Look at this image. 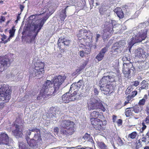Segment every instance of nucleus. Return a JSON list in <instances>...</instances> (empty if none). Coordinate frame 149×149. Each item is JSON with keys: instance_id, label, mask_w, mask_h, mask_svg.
<instances>
[{"instance_id": "obj_53", "label": "nucleus", "mask_w": 149, "mask_h": 149, "mask_svg": "<svg viewBox=\"0 0 149 149\" xmlns=\"http://www.w3.org/2000/svg\"><path fill=\"white\" fill-rule=\"evenodd\" d=\"M144 2L146 6H149V0H144Z\"/></svg>"}, {"instance_id": "obj_33", "label": "nucleus", "mask_w": 149, "mask_h": 149, "mask_svg": "<svg viewBox=\"0 0 149 149\" xmlns=\"http://www.w3.org/2000/svg\"><path fill=\"white\" fill-rule=\"evenodd\" d=\"M77 7H79V10H81L83 8L85 5V1H81L77 4Z\"/></svg>"}, {"instance_id": "obj_14", "label": "nucleus", "mask_w": 149, "mask_h": 149, "mask_svg": "<svg viewBox=\"0 0 149 149\" xmlns=\"http://www.w3.org/2000/svg\"><path fill=\"white\" fill-rule=\"evenodd\" d=\"M63 102L64 103H68L70 101H73L78 99L77 97L73 95L69 92L64 94L62 96Z\"/></svg>"}, {"instance_id": "obj_48", "label": "nucleus", "mask_w": 149, "mask_h": 149, "mask_svg": "<svg viewBox=\"0 0 149 149\" xmlns=\"http://www.w3.org/2000/svg\"><path fill=\"white\" fill-rule=\"evenodd\" d=\"M53 114H52V113H51V117H50V118H52L53 117H57L58 116L57 114H58V113H57L56 112H55L54 113V112H53Z\"/></svg>"}, {"instance_id": "obj_34", "label": "nucleus", "mask_w": 149, "mask_h": 149, "mask_svg": "<svg viewBox=\"0 0 149 149\" xmlns=\"http://www.w3.org/2000/svg\"><path fill=\"white\" fill-rule=\"evenodd\" d=\"M98 144L101 149H108L107 146L103 142H99Z\"/></svg>"}, {"instance_id": "obj_15", "label": "nucleus", "mask_w": 149, "mask_h": 149, "mask_svg": "<svg viewBox=\"0 0 149 149\" xmlns=\"http://www.w3.org/2000/svg\"><path fill=\"white\" fill-rule=\"evenodd\" d=\"M58 76H56L55 77L53 80V81L54 80V79L56 77H57ZM54 86V87H51V86L52 85V84L51 83V81L49 80H47V81L43 85L42 87V89L44 91V93L45 94H46V93H49V92L51 91H52V89H54L55 88V86L54 83H53Z\"/></svg>"}, {"instance_id": "obj_10", "label": "nucleus", "mask_w": 149, "mask_h": 149, "mask_svg": "<svg viewBox=\"0 0 149 149\" xmlns=\"http://www.w3.org/2000/svg\"><path fill=\"white\" fill-rule=\"evenodd\" d=\"M83 83V81L82 80H79L77 83H73L71 85L70 89L69 92L71 93L72 91H74L73 93L72 94L75 95L76 97H77L78 99L80 98V94L78 91L81 86H82Z\"/></svg>"}, {"instance_id": "obj_40", "label": "nucleus", "mask_w": 149, "mask_h": 149, "mask_svg": "<svg viewBox=\"0 0 149 149\" xmlns=\"http://www.w3.org/2000/svg\"><path fill=\"white\" fill-rule=\"evenodd\" d=\"M15 31V29H14V27H13L11 30H10L9 31L10 37H13Z\"/></svg>"}, {"instance_id": "obj_13", "label": "nucleus", "mask_w": 149, "mask_h": 149, "mask_svg": "<svg viewBox=\"0 0 149 149\" xmlns=\"http://www.w3.org/2000/svg\"><path fill=\"white\" fill-rule=\"evenodd\" d=\"M116 86L115 83H111L110 85L100 86V89L104 95H107L109 92H112Z\"/></svg>"}, {"instance_id": "obj_59", "label": "nucleus", "mask_w": 149, "mask_h": 149, "mask_svg": "<svg viewBox=\"0 0 149 149\" xmlns=\"http://www.w3.org/2000/svg\"><path fill=\"white\" fill-rule=\"evenodd\" d=\"M20 15V14H19L17 17V19L15 21L16 23H17L18 22V21L19 20V19H20V17L19 16Z\"/></svg>"}, {"instance_id": "obj_43", "label": "nucleus", "mask_w": 149, "mask_h": 149, "mask_svg": "<svg viewBox=\"0 0 149 149\" xmlns=\"http://www.w3.org/2000/svg\"><path fill=\"white\" fill-rule=\"evenodd\" d=\"M63 41L64 42V44L66 46H69V44L70 43V41L68 40H67L66 39H63Z\"/></svg>"}, {"instance_id": "obj_44", "label": "nucleus", "mask_w": 149, "mask_h": 149, "mask_svg": "<svg viewBox=\"0 0 149 149\" xmlns=\"http://www.w3.org/2000/svg\"><path fill=\"white\" fill-rule=\"evenodd\" d=\"M146 100H145L144 99H142L139 101V105H143L144 104Z\"/></svg>"}, {"instance_id": "obj_47", "label": "nucleus", "mask_w": 149, "mask_h": 149, "mask_svg": "<svg viewBox=\"0 0 149 149\" xmlns=\"http://www.w3.org/2000/svg\"><path fill=\"white\" fill-rule=\"evenodd\" d=\"M123 61H125V60H127L128 61V62L130 61V59L129 57L124 56L123 58Z\"/></svg>"}, {"instance_id": "obj_37", "label": "nucleus", "mask_w": 149, "mask_h": 149, "mask_svg": "<svg viewBox=\"0 0 149 149\" xmlns=\"http://www.w3.org/2000/svg\"><path fill=\"white\" fill-rule=\"evenodd\" d=\"M58 45L60 48H61V46L65 45L63 39L59 38L58 41Z\"/></svg>"}, {"instance_id": "obj_49", "label": "nucleus", "mask_w": 149, "mask_h": 149, "mask_svg": "<svg viewBox=\"0 0 149 149\" xmlns=\"http://www.w3.org/2000/svg\"><path fill=\"white\" fill-rule=\"evenodd\" d=\"M54 131L56 134H57L58 133L59 131V128L57 127H54Z\"/></svg>"}, {"instance_id": "obj_9", "label": "nucleus", "mask_w": 149, "mask_h": 149, "mask_svg": "<svg viewBox=\"0 0 149 149\" xmlns=\"http://www.w3.org/2000/svg\"><path fill=\"white\" fill-rule=\"evenodd\" d=\"M112 23V21L111 20L105 23L104 25L106 29L104 31L102 36L103 40L109 38L110 35L113 33V26Z\"/></svg>"}, {"instance_id": "obj_45", "label": "nucleus", "mask_w": 149, "mask_h": 149, "mask_svg": "<svg viewBox=\"0 0 149 149\" xmlns=\"http://www.w3.org/2000/svg\"><path fill=\"white\" fill-rule=\"evenodd\" d=\"M75 0H70L68 2V4L71 5H74Z\"/></svg>"}, {"instance_id": "obj_24", "label": "nucleus", "mask_w": 149, "mask_h": 149, "mask_svg": "<svg viewBox=\"0 0 149 149\" xmlns=\"http://www.w3.org/2000/svg\"><path fill=\"white\" fill-rule=\"evenodd\" d=\"M27 142L31 147H34L37 145H38V142L34 139H30L29 137L26 138Z\"/></svg>"}, {"instance_id": "obj_12", "label": "nucleus", "mask_w": 149, "mask_h": 149, "mask_svg": "<svg viewBox=\"0 0 149 149\" xmlns=\"http://www.w3.org/2000/svg\"><path fill=\"white\" fill-rule=\"evenodd\" d=\"M118 77L114 76H107L103 77L100 81V86L110 85L111 83H114L116 81Z\"/></svg>"}, {"instance_id": "obj_3", "label": "nucleus", "mask_w": 149, "mask_h": 149, "mask_svg": "<svg viewBox=\"0 0 149 149\" xmlns=\"http://www.w3.org/2000/svg\"><path fill=\"white\" fill-rule=\"evenodd\" d=\"M65 79V76L61 75L58 76L57 77L54 79L53 83L55 86L54 89H52V91L51 90L49 92V93H46V94H45L44 93V91L41 90L40 94L37 97V99L38 100H42L43 99L49 97L51 95H54L58 91L61 85Z\"/></svg>"}, {"instance_id": "obj_51", "label": "nucleus", "mask_w": 149, "mask_h": 149, "mask_svg": "<svg viewBox=\"0 0 149 149\" xmlns=\"http://www.w3.org/2000/svg\"><path fill=\"white\" fill-rule=\"evenodd\" d=\"M139 84V81H136L134 82V84H133V85L136 86Z\"/></svg>"}, {"instance_id": "obj_22", "label": "nucleus", "mask_w": 149, "mask_h": 149, "mask_svg": "<svg viewBox=\"0 0 149 149\" xmlns=\"http://www.w3.org/2000/svg\"><path fill=\"white\" fill-rule=\"evenodd\" d=\"M135 53L136 56L139 58H145L146 57V52L141 48H138L135 50Z\"/></svg>"}, {"instance_id": "obj_46", "label": "nucleus", "mask_w": 149, "mask_h": 149, "mask_svg": "<svg viewBox=\"0 0 149 149\" xmlns=\"http://www.w3.org/2000/svg\"><path fill=\"white\" fill-rule=\"evenodd\" d=\"M86 65V64H85L84 66L82 67H80L79 68L77 69L76 70V73H77L80 72L81 70L84 68L85 66Z\"/></svg>"}, {"instance_id": "obj_4", "label": "nucleus", "mask_w": 149, "mask_h": 149, "mask_svg": "<svg viewBox=\"0 0 149 149\" xmlns=\"http://www.w3.org/2000/svg\"><path fill=\"white\" fill-rule=\"evenodd\" d=\"M75 124L69 120H64L60 125V133L63 136H68L72 134L75 132Z\"/></svg>"}, {"instance_id": "obj_1", "label": "nucleus", "mask_w": 149, "mask_h": 149, "mask_svg": "<svg viewBox=\"0 0 149 149\" xmlns=\"http://www.w3.org/2000/svg\"><path fill=\"white\" fill-rule=\"evenodd\" d=\"M44 5L43 3L40 5V7H43L41 9L42 10L41 11V13H40V14H42L48 12H49V13H47L46 16L44 17L41 20L39 23L31 26V30L34 32L35 34L31 38L30 43H32L34 42L36 36L43 26L44 23L48 18L49 16L51 15L54 13L55 9L58 6V2L56 0H54L52 1H49L48 3H46L45 6Z\"/></svg>"}, {"instance_id": "obj_16", "label": "nucleus", "mask_w": 149, "mask_h": 149, "mask_svg": "<svg viewBox=\"0 0 149 149\" xmlns=\"http://www.w3.org/2000/svg\"><path fill=\"white\" fill-rule=\"evenodd\" d=\"M10 62L7 58L0 59V74L9 66Z\"/></svg>"}, {"instance_id": "obj_30", "label": "nucleus", "mask_w": 149, "mask_h": 149, "mask_svg": "<svg viewBox=\"0 0 149 149\" xmlns=\"http://www.w3.org/2000/svg\"><path fill=\"white\" fill-rule=\"evenodd\" d=\"M141 87L140 88L141 89H146L148 88V83L147 81L145 80H143L141 83Z\"/></svg>"}, {"instance_id": "obj_17", "label": "nucleus", "mask_w": 149, "mask_h": 149, "mask_svg": "<svg viewBox=\"0 0 149 149\" xmlns=\"http://www.w3.org/2000/svg\"><path fill=\"white\" fill-rule=\"evenodd\" d=\"M90 33L87 30L83 29L77 32V36L79 40L82 39H85L88 37Z\"/></svg>"}, {"instance_id": "obj_20", "label": "nucleus", "mask_w": 149, "mask_h": 149, "mask_svg": "<svg viewBox=\"0 0 149 149\" xmlns=\"http://www.w3.org/2000/svg\"><path fill=\"white\" fill-rule=\"evenodd\" d=\"M108 50V47H105L102 48L100 51L99 53H98L95 58L98 61H100L103 59L105 53Z\"/></svg>"}, {"instance_id": "obj_38", "label": "nucleus", "mask_w": 149, "mask_h": 149, "mask_svg": "<svg viewBox=\"0 0 149 149\" xmlns=\"http://www.w3.org/2000/svg\"><path fill=\"white\" fill-rule=\"evenodd\" d=\"M132 111H134L136 113H138L140 111V108L137 106H136L133 107H131Z\"/></svg>"}, {"instance_id": "obj_11", "label": "nucleus", "mask_w": 149, "mask_h": 149, "mask_svg": "<svg viewBox=\"0 0 149 149\" xmlns=\"http://www.w3.org/2000/svg\"><path fill=\"white\" fill-rule=\"evenodd\" d=\"M123 72L125 77H128L131 73L133 74L135 70L134 67L131 63H123Z\"/></svg>"}, {"instance_id": "obj_61", "label": "nucleus", "mask_w": 149, "mask_h": 149, "mask_svg": "<svg viewBox=\"0 0 149 149\" xmlns=\"http://www.w3.org/2000/svg\"><path fill=\"white\" fill-rule=\"evenodd\" d=\"M24 6L23 5H20V9H21V11L22 12L23 11L24 8Z\"/></svg>"}, {"instance_id": "obj_41", "label": "nucleus", "mask_w": 149, "mask_h": 149, "mask_svg": "<svg viewBox=\"0 0 149 149\" xmlns=\"http://www.w3.org/2000/svg\"><path fill=\"white\" fill-rule=\"evenodd\" d=\"M34 128H32L30 130H28L26 132V134L28 135H30L31 134H33V133H34V132L32 131V130L34 129Z\"/></svg>"}, {"instance_id": "obj_36", "label": "nucleus", "mask_w": 149, "mask_h": 149, "mask_svg": "<svg viewBox=\"0 0 149 149\" xmlns=\"http://www.w3.org/2000/svg\"><path fill=\"white\" fill-rule=\"evenodd\" d=\"M137 134V133L136 132H133L132 133L129 134L128 138L131 139H134L135 138Z\"/></svg>"}, {"instance_id": "obj_29", "label": "nucleus", "mask_w": 149, "mask_h": 149, "mask_svg": "<svg viewBox=\"0 0 149 149\" xmlns=\"http://www.w3.org/2000/svg\"><path fill=\"white\" fill-rule=\"evenodd\" d=\"M145 123L147 124H149V115L146 117L142 123V125L143 126L142 127L143 130H145L146 127V126L145 125Z\"/></svg>"}, {"instance_id": "obj_42", "label": "nucleus", "mask_w": 149, "mask_h": 149, "mask_svg": "<svg viewBox=\"0 0 149 149\" xmlns=\"http://www.w3.org/2000/svg\"><path fill=\"white\" fill-rule=\"evenodd\" d=\"M126 15H128L130 13V11L129 8H128L127 6L125 7V9L124 10V11Z\"/></svg>"}, {"instance_id": "obj_8", "label": "nucleus", "mask_w": 149, "mask_h": 149, "mask_svg": "<svg viewBox=\"0 0 149 149\" xmlns=\"http://www.w3.org/2000/svg\"><path fill=\"white\" fill-rule=\"evenodd\" d=\"M34 65L35 67L33 72L30 74V77H32L37 76V78H39L40 77L39 76L44 72V64L42 62H36Z\"/></svg>"}, {"instance_id": "obj_32", "label": "nucleus", "mask_w": 149, "mask_h": 149, "mask_svg": "<svg viewBox=\"0 0 149 149\" xmlns=\"http://www.w3.org/2000/svg\"><path fill=\"white\" fill-rule=\"evenodd\" d=\"M107 7L105 6H102L99 8V12L101 15H103L107 11Z\"/></svg>"}, {"instance_id": "obj_19", "label": "nucleus", "mask_w": 149, "mask_h": 149, "mask_svg": "<svg viewBox=\"0 0 149 149\" xmlns=\"http://www.w3.org/2000/svg\"><path fill=\"white\" fill-rule=\"evenodd\" d=\"M32 131L34 132V133H33V134L34 135L33 139H34L38 143H40L42 141V139L40 138V130L35 127Z\"/></svg>"}, {"instance_id": "obj_56", "label": "nucleus", "mask_w": 149, "mask_h": 149, "mask_svg": "<svg viewBox=\"0 0 149 149\" xmlns=\"http://www.w3.org/2000/svg\"><path fill=\"white\" fill-rule=\"evenodd\" d=\"M5 20V18L4 17L1 16V18H0V20L1 22H4Z\"/></svg>"}, {"instance_id": "obj_62", "label": "nucleus", "mask_w": 149, "mask_h": 149, "mask_svg": "<svg viewBox=\"0 0 149 149\" xmlns=\"http://www.w3.org/2000/svg\"><path fill=\"white\" fill-rule=\"evenodd\" d=\"M148 98V96L147 95H144V97H143L142 99H144L145 100H146Z\"/></svg>"}, {"instance_id": "obj_31", "label": "nucleus", "mask_w": 149, "mask_h": 149, "mask_svg": "<svg viewBox=\"0 0 149 149\" xmlns=\"http://www.w3.org/2000/svg\"><path fill=\"white\" fill-rule=\"evenodd\" d=\"M132 108H129L126 109L125 110V115L126 117H129L132 115Z\"/></svg>"}, {"instance_id": "obj_23", "label": "nucleus", "mask_w": 149, "mask_h": 149, "mask_svg": "<svg viewBox=\"0 0 149 149\" xmlns=\"http://www.w3.org/2000/svg\"><path fill=\"white\" fill-rule=\"evenodd\" d=\"M19 126L18 125H16L15 126L16 129L12 131L13 133L14 136L17 138L22 137L23 136V134L21 130H20Z\"/></svg>"}, {"instance_id": "obj_7", "label": "nucleus", "mask_w": 149, "mask_h": 149, "mask_svg": "<svg viewBox=\"0 0 149 149\" xmlns=\"http://www.w3.org/2000/svg\"><path fill=\"white\" fill-rule=\"evenodd\" d=\"M11 91L6 89L5 87L0 85V109L4 107V103L8 102L11 96Z\"/></svg>"}, {"instance_id": "obj_35", "label": "nucleus", "mask_w": 149, "mask_h": 149, "mask_svg": "<svg viewBox=\"0 0 149 149\" xmlns=\"http://www.w3.org/2000/svg\"><path fill=\"white\" fill-rule=\"evenodd\" d=\"M139 68L140 70H142L147 69L148 67H146V63L143 62L140 64Z\"/></svg>"}, {"instance_id": "obj_64", "label": "nucleus", "mask_w": 149, "mask_h": 149, "mask_svg": "<svg viewBox=\"0 0 149 149\" xmlns=\"http://www.w3.org/2000/svg\"><path fill=\"white\" fill-rule=\"evenodd\" d=\"M130 102H129L127 100L126 101H125L124 103V105H126L128 103H130Z\"/></svg>"}, {"instance_id": "obj_21", "label": "nucleus", "mask_w": 149, "mask_h": 149, "mask_svg": "<svg viewBox=\"0 0 149 149\" xmlns=\"http://www.w3.org/2000/svg\"><path fill=\"white\" fill-rule=\"evenodd\" d=\"M121 42H119L115 43L112 46L111 52L112 53L116 54L118 52H121Z\"/></svg>"}, {"instance_id": "obj_50", "label": "nucleus", "mask_w": 149, "mask_h": 149, "mask_svg": "<svg viewBox=\"0 0 149 149\" xmlns=\"http://www.w3.org/2000/svg\"><path fill=\"white\" fill-rule=\"evenodd\" d=\"M137 94V91H135L132 92V94L131 95L132 96V98H133Z\"/></svg>"}, {"instance_id": "obj_60", "label": "nucleus", "mask_w": 149, "mask_h": 149, "mask_svg": "<svg viewBox=\"0 0 149 149\" xmlns=\"http://www.w3.org/2000/svg\"><path fill=\"white\" fill-rule=\"evenodd\" d=\"M146 111L147 112V113L148 115H149V107L147 106L146 107Z\"/></svg>"}, {"instance_id": "obj_63", "label": "nucleus", "mask_w": 149, "mask_h": 149, "mask_svg": "<svg viewBox=\"0 0 149 149\" xmlns=\"http://www.w3.org/2000/svg\"><path fill=\"white\" fill-rule=\"evenodd\" d=\"M142 141L144 142H145L146 141V138L145 137H143L142 138Z\"/></svg>"}, {"instance_id": "obj_5", "label": "nucleus", "mask_w": 149, "mask_h": 149, "mask_svg": "<svg viewBox=\"0 0 149 149\" xmlns=\"http://www.w3.org/2000/svg\"><path fill=\"white\" fill-rule=\"evenodd\" d=\"M91 116L93 118H96L94 121L91 122L94 127L96 130L100 131L102 130L103 127L107 124V121H102L101 120L97 118H99L102 120H104V116L102 113H99L97 111H94L91 114Z\"/></svg>"}, {"instance_id": "obj_54", "label": "nucleus", "mask_w": 149, "mask_h": 149, "mask_svg": "<svg viewBox=\"0 0 149 149\" xmlns=\"http://www.w3.org/2000/svg\"><path fill=\"white\" fill-rule=\"evenodd\" d=\"M94 92L96 95H97L99 93V91L98 90L97 88H95L94 89Z\"/></svg>"}, {"instance_id": "obj_39", "label": "nucleus", "mask_w": 149, "mask_h": 149, "mask_svg": "<svg viewBox=\"0 0 149 149\" xmlns=\"http://www.w3.org/2000/svg\"><path fill=\"white\" fill-rule=\"evenodd\" d=\"M116 141L118 144L120 146H122L123 145V142L119 137H118Z\"/></svg>"}, {"instance_id": "obj_55", "label": "nucleus", "mask_w": 149, "mask_h": 149, "mask_svg": "<svg viewBox=\"0 0 149 149\" xmlns=\"http://www.w3.org/2000/svg\"><path fill=\"white\" fill-rule=\"evenodd\" d=\"M132 97L131 95H129L127 96V100L129 102H131V99H132Z\"/></svg>"}, {"instance_id": "obj_52", "label": "nucleus", "mask_w": 149, "mask_h": 149, "mask_svg": "<svg viewBox=\"0 0 149 149\" xmlns=\"http://www.w3.org/2000/svg\"><path fill=\"white\" fill-rule=\"evenodd\" d=\"M80 56L81 57H83L84 56L85 53L83 51H81L79 52Z\"/></svg>"}, {"instance_id": "obj_25", "label": "nucleus", "mask_w": 149, "mask_h": 149, "mask_svg": "<svg viewBox=\"0 0 149 149\" xmlns=\"http://www.w3.org/2000/svg\"><path fill=\"white\" fill-rule=\"evenodd\" d=\"M115 13H116L118 16L120 18H123L124 17V13L122 10L119 7H117L114 10Z\"/></svg>"}, {"instance_id": "obj_18", "label": "nucleus", "mask_w": 149, "mask_h": 149, "mask_svg": "<svg viewBox=\"0 0 149 149\" xmlns=\"http://www.w3.org/2000/svg\"><path fill=\"white\" fill-rule=\"evenodd\" d=\"M9 138L5 133H2L0 134V144L1 145L9 144Z\"/></svg>"}, {"instance_id": "obj_58", "label": "nucleus", "mask_w": 149, "mask_h": 149, "mask_svg": "<svg viewBox=\"0 0 149 149\" xmlns=\"http://www.w3.org/2000/svg\"><path fill=\"white\" fill-rule=\"evenodd\" d=\"M139 11H137V12H136L134 16H133L134 17V18H136V17H137L138 16V15H139Z\"/></svg>"}, {"instance_id": "obj_6", "label": "nucleus", "mask_w": 149, "mask_h": 149, "mask_svg": "<svg viewBox=\"0 0 149 149\" xmlns=\"http://www.w3.org/2000/svg\"><path fill=\"white\" fill-rule=\"evenodd\" d=\"M87 107L89 111L99 109L104 112L106 109L103 106L102 101L99 99L91 97L88 102Z\"/></svg>"}, {"instance_id": "obj_57", "label": "nucleus", "mask_w": 149, "mask_h": 149, "mask_svg": "<svg viewBox=\"0 0 149 149\" xmlns=\"http://www.w3.org/2000/svg\"><path fill=\"white\" fill-rule=\"evenodd\" d=\"M100 37V35L99 34H97L96 37V42H97L98 40V38Z\"/></svg>"}, {"instance_id": "obj_2", "label": "nucleus", "mask_w": 149, "mask_h": 149, "mask_svg": "<svg viewBox=\"0 0 149 149\" xmlns=\"http://www.w3.org/2000/svg\"><path fill=\"white\" fill-rule=\"evenodd\" d=\"M149 24L148 22H145L139 24L138 26L134 28L133 33L134 35L128 41V47L130 49L135 44L141 42L147 37L148 30L146 29Z\"/></svg>"}, {"instance_id": "obj_26", "label": "nucleus", "mask_w": 149, "mask_h": 149, "mask_svg": "<svg viewBox=\"0 0 149 149\" xmlns=\"http://www.w3.org/2000/svg\"><path fill=\"white\" fill-rule=\"evenodd\" d=\"M19 149H31L30 147L25 143L21 141L19 143Z\"/></svg>"}, {"instance_id": "obj_27", "label": "nucleus", "mask_w": 149, "mask_h": 149, "mask_svg": "<svg viewBox=\"0 0 149 149\" xmlns=\"http://www.w3.org/2000/svg\"><path fill=\"white\" fill-rule=\"evenodd\" d=\"M68 7V6H67L63 10L61 11L59 17L60 19L62 21H64L66 17V15L65 13L66 10Z\"/></svg>"}, {"instance_id": "obj_28", "label": "nucleus", "mask_w": 149, "mask_h": 149, "mask_svg": "<svg viewBox=\"0 0 149 149\" xmlns=\"http://www.w3.org/2000/svg\"><path fill=\"white\" fill-rule=\"evenodd\" d=\"M82 138L85 140V141L91 142V143L93 141L92 138L91 137L90 134H88L87 133H86L84 136Z\"/></svg>"}]
</instances>
